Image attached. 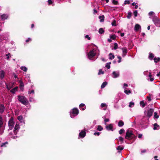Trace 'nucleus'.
<instances>
[{"label": "nucleus", "mask_w": 160, "mask_h": 160, "mask_svg": "<svg viewBox=\"0 0 160 160\" xmlns=\"http://www.w3.org/2000/svg\"><path fill=\"white\" fill-rule=\"evenodd\" d=\"M136 138L135 135L133 133L132 131L128 129L126 132L125 138L128 140L134 139Z\"/></svg>", "instance_id": "1"}, {"label": "nucleus", "mask_w": 160, "mask_h": 160, "mask_svg": "<svg viewBox=\"0 0 160 160\" xmlns=\"http://www.w3.org/2000/svg\"><path fill=\"white\" fill-rule=\"evenodd\" d=\"M19 101L22 104L24 105H27L28 103V102L27 99L23 96H18Z\"/></svg>", "instance_id": "2"}, {"label": "nucleus", "mask_w": 160, "mask_h": 160, "mask_svg": "<svg viewBox=\"0 0 160 160\" xmlns=\"http://www.w3.org/2000/svg\"><path fill=\"white\" fill-rule=\"evenodd\" d=\"M79 113L78 109L77 108H74L72 109L70 112V114L72 118H73L75 116L77 115Z\"/></svg>", "instance_id": "3"}, {"label": "nucleus", "mask_w": 160, "mask_h": 160, "mask_svg": "<svg viewBox=\"0 0 160 160\" xmlns=\"http://www.w3.org/2000/svg\"><path fill=\"white\" fill-rule=\"evenodd\" d=\"M152 21L155 25L157 27H160V19L157 16H154L152 19Z\"/></svg>", "instance_id": "4"}, {"label": "nucleus", "mask_w": 160, "mask_h": 160, "mask_svg": "<svg viewBox=\"0 0 160 160\" xmlns=\"http://www.w3.org/2000/svg\"><path fill=\"white\" fill-rule=\"evenodd\" d=\"M96 53V49L95 48L93 49L92 51H90L88 54V58L89 59H91L95 55Z\"/></svg>", "instance_id": "5"}, {"label": "nucleus", "mask_w": 160, "mask_h": 160, "mask_svg": "<svg viewBox=\"0 0 160 160\" xmlns=\"http://www.w3.org/2000/svg\"><path fill=\"white\" fill-rule=\"evenodd\" d=\"M14 123L12 118H11L8 122V125L9 129H12L14 126Z\"/></svg>", "instance_id": "6"}, {"label": "nucleus", "mask_w": 160, "mask_h": 160, "mask_svg": "<svg viewBox=\"0 0 160 160\" xmlns=\"http://www.w3.org/2000/svg\"><path fill=\"white\" fill-rule=\"evenodd\" d=\"M154 112V109L151 108L148 111L147 115L149 118L152 116V114Z\"/></svg>", "instance_id": "7"}, {"label": "nucleus", "mask_w": 160, "mask_h": 160, "mask_svg": "<svg viewBox=\"0 0 160 160\" xmlns=\"http://www.w3.org/2000/svg\"><path fill=\"white\" fill-rule=\"evenodd\" d=\"M119 75V74L118 72L114 71L112 74V76L114 78H116L118 77Z\"/></svg>", "instance_id": "8"}, {"label": "nucleus", "mask_w": 160, "mask_h": 160, "mask_svg": "<svg viewBox=\"0 0 160 160\" xmlns=\"http://www.w3.org/2000/svg\"><path fill=\"white\" fill-rule=\"evenodd\" d=\"M122 56L124 57L127 54L128 52L127 49L126 48H122Z\"/></svg>", "instance_id": "9"}, {"label": "nucleus", "mask_w": 160, "mask_h": 160, "mask_svg": "<svg viewBox=\"0 0 160 160\" xmlns=\"http://www.w3.org/2000/svg\"><path fill=\"white\" fill-rule=\"evenodd\" d=\"M86 135V132L84 131H82L79 133V137L81 138H84Z\"/></svg>", "instance_id": "10"}, {"label": "nucleus", "mask_w": 160, "mask_h": 160, "mask_svg": "<svg viewBox=\"0 0 160 160\" xmlns=\"http://www.w3.org/2000/svg\"><path fill=\"white\" fill-rule=\"evenodd\" d=\"M5 72L2 70L0 71V78L3 79L4 77Z\"/></svg>", "instance_id": "11"}, {"label": "nucleus", "mask_w": 160, "mask_h": 160, "mask_svg": "<svg viewBox=\"0 0 160 160\" xmlns=\"http://www.w3.org/2000/svg\"><path fill=\"white\" fill-rule=\"evenodd\" d=\"M79 107L80 109L82 110H85L86 108L85 105L83 103L80 104Z\"/></svg>", "instance_id": "12"}, {"label": "nucleus", "mask_w": 160, "mask_h": 160, "mask_svg": "<svg viewBox=\"0 0 160 160\" xmlns=\"http://www.w3.org/2000/svg\"><path fill=\"white\" fill-rule=\"evenodd\" d=\"M140 28H141L140 26L138 24H136L134 27V30L136 31H138Z\"/></svg>", "instance_id": "13"}, {"label": "nucleus", "mask_w": 160, "mask_h": 160, "mask_svg": "<svg viewBox=\"0 0 160 160\" xmlns=\"http://www.w3.org/2000/svg\"><path fill=\"white\" fill-rule=\"evenodd\" d=\"M19 82L20 83V88L21 90L23 91V87L24 86L23 82L21 81H19Z\"/></svg>", "instance_id": "14"}, {"label": "nucleus", "mask_w": 160, "mask_h": 160, "mask_svg": "<svg viewBox=\"0 0 160 160\" xmlns=\"http://www.w3.org/2000/svg\"><path fill=\"white\" fill-rule=\"evenodd\" d=\"M124 124V122L120 120L118 123V126L119 127H122L123 126Z\"/></svg>", "instance_id": "15"}, {"label": "nucleus", "mask_w": 160, "mask_h": 160, "mask_svg": "<svg viewBox=\"0 0 160 160\" xmlns=\"http://www.w3.org/2000/svg\"><path fill=\"white\" fill-rule=\"evenodd\" d=\"M5 110V107L3 105H0V112L3 113Z\"/></svg>", "instance_id": "16"}, {"label": "nucleus", "mask_w": 160, "mask_h": 160, "mask_svg": "<svg viewBox=\"0 0 160 160\" xmlns=\"http://www.w3.org/2000/svg\"><path fill=\"white\" fill-rule=\"evenodd\" d=\"M154 57V54L151 52H149L148 58L150 60H152Z\"/></svg>", "instance_id": "17"}, {"label": "nucleus", "mask_w": 160, "mask_h": 160, "mask_svg": "<svg viewBox=\"0 0 160 160\" xmlns=\"http://www.w3.org/2000/svg\"><path fill=\"white\" fill-rule=\"evenodd\" d=\"M155 63H157L160 61V58L159 57H155L153 59Z\"/></svg>", "instance_id": "18"}, {"label": "nucleus", "mask_w": 160, "mask_h": 160, "mask_svg": "<svg viewBox=\"0 0 160 160\" xmlns=\"http://www.w3.org/2000/svg\"><path fill=\"white\" fill-rule=\"evenodd\" d=\"M8 17V16L6 14H3L1 16V18L2 19L4 20L6 19Z\"/></svg>", "instance_id": "19"}, {"label": "nucleus", "mask_w": 160, "mask_h": 160, "mask_svg": "<svg viewBox=\"0 0 160 160\" xmlns=\"http://www.w3.org/2000/svg\"><path fill=\"white\" fill-rule=\"evenodd\" d=\"M19 126L18 125L16 124L14 128V132L15 133V131H18L19 129Z\"/></svg>", "instance_id": "20"}, {"label": "nucleus", "mask_w": 160, "mask_h": 160, "mask_svg": "<svg viewBox=\"0 0 160 160\" xmlns=\"http://www.w3.org/2000/svg\"><path fill=\"white\" fill-rule=\"evenodd\" d=\"M101 107L102 108H103V109L104 110H105L106 109V108H107V105L105 103H102L101 105Z\"/></svg>", "instance_id": "21"}, {"label": "nucleus", "mask_w": 160, "mask_h": 160, "mask_svg": "<svg viewBox=\"0 0 160 160\" xmlns=\"http://www.w3.org/2000/svg\"><path fill=\"white\" fill-rule=\"evenodd\" d=\"M107 84V82H104L101 86V88H104L105 86Z\"/></svg>", "instance_id": "22"}, {"label": "nucleus", "mask_w": 160, "mask_h": 160, "mask_svg": "<svg viewBox=\"0 0 160 160\" xmlns=\"http://www.w3.org/2000/svg\"><path fill=\"white\" fill-rule=\"evenodd\" d=\"M104 16L103 15L102 16H100L99 17V18L100 19V22H102L104 21Z\"/></svg>", "instance_id": "23"}, {"label": "nucleus", "mask_w": 160, "mask_h": 160, "mask_svg": "<svg viewBox=\"0 0 160 160\" xmlns=\"http://www.w3.org/2000/svg\"><path fill=\"white\" fill-rule=\"evenodd\" d=\"M124 149L123 147H122L121 146H118L117 148V149L118 150L122 151Z\"/></svg>", "instance_id": "24"}, {"label": "nucleus", "mask_w": 160, "mask_h": 160, "mask_svg": "<svg viewBox=\"0 0 160 160\" xmlns=\"http://www.w3.org/2000/svg\"><path fill=\"white\" fill-rule=\"evenodd\" d=\"M18 119L21 122H23V121L22 117L21 116H19L18 118Z\"/></svg>", "instance_id": "25"}, {"label": "nucleus", "mask_w": 160, "mask_h": 160, "mask_svg": "<svg viewBox=\"0 0 160 160\" xmlns=\"http://www.w3.org/2000/svg\"><path fill=\"white\" fill-rule=\"evenodd\" d=\"M112 2L114 5H117L118 4V1L117 0H112Z\"/></svg>", "instance_id": "26"}, {"label": "nucleus", "mask_w": 160, "mask_h": 160, "mask_svg": "<svg viewBox=\"0 0 160 160\" xmlns=\"http://www.w3.org/2000/svg\"><path fill=\"white\" fill-rule=\"evenodd\" d=\"M125 132V130L123 128L121 129L119 131V134L121 135L122 133H124Z\"/></svg>", "instance_id": "27"}, {"label": "nucleus", "mask_w": 160, "mask_h": 160, "mask_svg": "<svg viewBox=\"0 0 160 160\" xmlns=\"http://www.w3.org/2000/svg\"><path fill=\"white\" fill-rule=\"evenodd\" d=\"M111 24L112 26H116L117 24L116 21L115 20H113Z\"/></svg>", "instance_id": "28"}, {"label": "nucleus", "mask_w": 160, "mask_h": 160, "mask_svg": "<svg viewBox=\"0 0 160 160\" xmlns=\"http://www.w3.org/2000/svg\"><path fill=\"white\" fill-rule=\"evenodd\" d=\"M154 128L153 129L154 130H156L157 129V127H159V125H158L157 123H155L153 124Z\"/></svg>", "instance_id": "29"}, {"label": "nucleus", "mask_w": 160, "mask_h": 160, "mask_svg": "<svg viewBox=\"0 0 160 160\" xmlns=\"http://www.w3.org/2000/svg\"><path fill=\"white\" fill-rule=\"evenodd\" d=\"M128 16H127V18L128 19H129L132 16V13L131 12H128Z\"/></svg>", "instance_id": "30"}, {"label": "nucleus", "mask_w": 160, "mask_h": 160, "mask_svg": "<svg viewBox=\"0 0 160 160\" xmlns=\"http://www.w3.org/2000/svg\"><path fill=\"white\" fill-rule=\"evenodd\" d=\"M18 87H16L15 88H14L13 89H12L11 92L13 93H14V92L17 90L18 88Z\"/></svg>", "instance_id": "31"}, {"label": "nucleus", "mask_w": 160, "mask_h": 160, "mask_svg": "<svg viewBox=\"0 0 160 160\" xmlns=\"http://www.w3.org/2000/svg\"><path fill=\"white\" fill-rule=\"evenodd\" d=\"M118 48V44L117 43H114V47L113 48H112V49H114L115 50L116 49Z\"/></svg>", "instance_id": "32"}, {"label": "nucleus", "mask_w": 160, "mask_h": 160, "mask_svg": "<svg viewBox=\"0 0 160 160\" xmlns=\"http://www.w3.org/2000/svg\"><path fill=\"white\" fill-rule=\"evenodd\" d=\"M116 38V36L114 34H112L111 35V39L115 40Z\"/></svg>", "instance_id": "33"}, {"label": "nucleus", "mask_w": 160, "mask_h": 160, "mask_svg": "<svg viewBox=\"0 0 160 160\" xmlns=\"http://www.w3.org/2000/svg\"><path fill=\"white\" fill-rule=\"evenodd\" d=\"M22 70H23V71L25 72L27 71V69L26 67H22L20 68Z\"/></svg>", "instance_id": "34"}, {"label": "nucleus", "mask_w": 160, "mask_h": 160, "mask_svg": "<svg viewBox=\"0 0 160 160\" xmlns=\"http://www.w3.org/2000/svg\"><path fill=\"white\" fill-rule=\"evenodd\" d=\"M124 92L127 94H129L131 93V91L130 90H124Z\"/></svg>", "instance_id": "35"}, {"label": "nucleus", "mask_w": 160, "mask_h": 160, "mask_svg": "<svg viewBox=\"0 0 160 160\" xmlns=\"http://www.w3.org/2000/svg\"><path fill=\"white\" fill-rule=\"evenodd\" d=\"M140 104L141 105H142L143 108L145 106V105L143 101H142L140 102Z\"/></svg>", "instance_id": "36"}, {"label": "nucleus", "mask_w": 160, "mask_h": 160, "mask_svg": "<svg viewBox=\"0 0 160 160\" xmlns=\"http://www.w3.org/2000/svg\"><path fill=\"white\" fill-rule=\"evenodd\" d=\"M104 32V30L102 28H100L99 30V32L100 34H102Z\"/></svg>", "instance_id": "37"}, {"label": "nucleus", "mask_w": 160, "mask_h": 160, "mask_svg": "<svg viewBox=\"0 0 160 160\" xmlns=\"http://www.w3.org/2000/svg\"><path fill=\"white\" fill-rule=\"evenodd\" d=\"M159 115H158L157 113L156 112H155L154 113V117L156 118H159Z\"/></svg>", "instance_id": "38"}, {"label": "nucleus", "mask_w": 160, "mask_h": 160, "mask_svg": "<svg viewBox=\"0 0 160 160\" xmlns=\"http://www.w3.org/2000/svg\"><path fill=\"white\" fill-rule=\"evenodd\" d=\"M104 73V72L102 71V69H100L99 70V72H98V74L99 75H100L101 74H103Z\"/></svg>", "instance_id": "39"}, {"label": "nucleus", "mask_w": 160, "mask_h": 160, "mask_svg": "<svg viewBox=\"0 0 160 160\" xmlns=\"http://www.w3.org/2000/svg\"><path fill=\"white\" fill-rule=\"evenodd\" d=\"M119 141L121 142V144L123 142L124 139L122 137H119Z\"/></svg>", "instance_id": "40"}, {"label": "nucleus", "mask_w": 160, "mask_h": 160, "mask_svg": "<svg viewBox=\"0 0 160 160\" xmlns=\"http://www.w3.org/2000/svg\"><path fill=\"white\" fill-rule=\"evenodd\" d=\"M103 129V128L101 126L98 125V126L97 129L99 131H102Z\"/></svg>", "instance_id": "41"}, {"label": "nucleus", "mask_w": 160, "mask_h": 160, "mask_svg": "<svg viewBox=\"0 0 160 160\" xmlns=\"http://www.w3.org/2000/svg\"><path fill=\"white\" fill-rule=\"evenodd\" d=\"M105 67L107 68V69H109L110 68V63H107Z\"/></svg>", "instance_id": "42"}, {"label": "nucleus", "mask_w": 160, "mask_h": 160, "mask_svg": "<svg viewBox=\"0 0 160 160\" xmlns=\"http://www.w3.org/2000/svg\"><path fill=\"white\" fill-rule=\"evenodd\" d=\"M133 14L134 15L135 17H136L138 15V12L137 10H135L133 12Z\"/></svg>", "instance_id": "43"}, {"label": "nucleus", "mask_w": 160, "mask_h": 160, "mask_svg": "<svg viewBox=\"0 0 160 160\" xmlns=\"http://www.w3.org/2000/svg\"><path fill=\"white\" fill-rule=\"evenodd\" d=\"M134 103L133 102H130L129 105V107H132V105H134Z\"/></svg>", "instance_id": "44"}, {"label": "nucleus", "mask_w": 160, "mask_h": 160, "mask_svg": "<svg viewBox=\"0 0 160 160\" xmlns=\"http://www.w3.org/2000/svg\"><path fill=\"white\" fill-rule=\"evenodd\" d=\"M118 58L119 59V60L118 61V62L119 63L121 62V58L120 56H118Z\"/></svg>", "instance_id": "45"}, {"label": "nucleus", "mask_w": 160, "mask_h": 160, "mask_svg": "<svg viewBox=\"0 0 160 160\" xmlns=\"http://www.w3.org/2000/svg\"><path fill=\"white\" fill-rule=\"evenodd\" d=\"M130 3V2L129 1H125L124 2V4H129Z\"/></svg>", "instance_id": "46"}, {"label": "nucleus", "mask_w": 160, "mask_h": 160, "mask_svg": "<svg viewBox=\"0 0 160 160\" xmlns=\"http://www.w3.org/2000/svg\"><path fill=\"white\" fill-rule=\"evenodd\" d=\"M8 144V142H6L4 143H2V144L1 145V147H3L5 146V144Z\"/></svg>", "instance_id": "47"}, {"label": "nucleus", "mask_w": 160, "mask_h": 160, "mask_svg": "<svg viewBox=\"0 0 160 160\" xmlns=\"http://www.w3.org/2000/svg\"><path fill=\"white\" fill-rule=\"evenodd\" d=\"M114 58V56L111 53V59H112Z\"/></svg>", "instance_id": "48"}, {"label": "nucleus", "mask_w": 160, "mask_h": 160, "mask_svg": "<svg viewBox=\"0 0 160 160\" xmlns=\"http://www.w3.org/2000/svg\"><path fill=\"white\" fill-rule=\"evenodd\" d=\"M6 56L8 57H7V59H9V56L10 57H11V55L10 53H8V54H7L6 55Z\"/></svg>", "instance_id": "49"}, {"label": "nucleus", "mask_w": 160, "mask_h": 160, "mask_svg": "<svg viewBox=\"0 0 160 160\" xmlns=\"http://www.w3.org/2000/svg\"><path fill=\"white\" fill-rule=\"evenodd\" d=\"M109 119L105 118L104 119V121L105 122V124H106V123L107 122H109Z\"/></svg>", "instance_id": "50"}, {"label": "nucleus", "mask_w": 160, "mask_h": 160, "mask_svg": "<svg viewBox=\"0 0 160 160\" xmlns=\"http://www.w3.org/2000/svg\"><path fill=\"white\" fill-rule=\"evenodd\" d=\"M34 91L33 90H32L31 91H28V93L29 94H31V93H33L34 94Z\"/></svg>", "instance_id": "51"}, {"label": "nucleus", "mask_w": 160, "mask_h": 160, "mask_svg": "<svg viewBox=\"0 0 160 160\" xmlns=\"http://www.w3.org/2000/svg\"><path fill=\"white\" fill-rule=\"evenodd\" d=\"M6 86H7V88L8 90L10 89L11 88V87H12L11 86H9L8 85H7V84H6Z\"/></svg>", "instance_id": "52"}, {"label": "nucleus", "mask_w": 160, "mask_h": 160, "mask_svg": "<svg viewBox=\"0 0 160 160\" xmlns=\"http://www.w3.org/2000/svg\"><path fill=\"white\" fill-rule=\"evenodd\" d=\"M106 129L107 130H110V125L106 126Z\"/></svg>", "instance_id": "53"}, {"label": "nucleus", "mask_w": 160, "mask_h": 160, "mask_svg": "<svg viewBox=\"0 0 160 160\" xmlns=\"http://www.w3.org/2000/svg\"><path fill=\"white\" fill-rule=\"evenodd\" d=\"M100 133L99 132H95L94 133V135H95L99 136L100 135Z\"/></svg>", "instance_id": "54"}, {"label": "nucleus", "mask_w": 160, "mask_h": 160, "mask_svg": "<svg viewBox=\"0 0 160 160\" xmlns=\"http://www.w3.org/2000/svg\"><path fill=\"white\" fill-rule=\"evenodd\" d=\"M85 38H87L88 40L90 39V38L89 37V36L88 35L85 36Z\"/></svg>", "instance_id": "55"}, {"label": "nucleus", "mask_w": 160, "mask_h": 160, "mask_svg": "<svg viewBox=\"0 0 160 160\" xmlns=\"http://www.w3.org/2000/svg\"><path fill=\"white\" fill-rule=\"evenodd\" d=\"M147 98L148 99L149 101H150L151 100V97L150 96H148L147 97Z\"/></svg>", "instance_id": "56"}, {"label": "nucleus", "mask_w": 160, "mask_h": 160, "mask_svg": "<svg viewBox=\"0 0 160 160\" xmlns=\"http://www.w3.org/2000/svg\"><path fill=\"white\" fill-rule=\"evenodd\" d=\"M138 138H141L142 137V134H139L138 135Z\"/></svg>", "instance_id": "57"}, {"label": "nucleus", "mask_w": 160, "mask_h": 160, "mask_svg": "<svg viewBox=\"0 0 160 160\" xmlns=\"http://www.w3.org/2000/svg\"><path fill=\"white\" fill-rule=\"evenodd\" d=\"M31 38H28V39H27L26 40V42H28L29 41H31Z\"/></svg>", "instance_id": "58"}, {"label": "nucleus", "mask_w": 160, "mask_h": 160, "mask_svg": "<svg viewBox=\"0 0 160 160\" xmlns=\"http://www.w3.org/2000/svg\"><path fill=\"white\" fill-rule=\"evenodd\" d=\"M154 13V12H150L148 14L149 16H151L152 14Z\"/></svg>", "instance_id": "59"}, {"label": "nucleus", "mask_w": 160, "mask_h": 160, "mask_svg": "<svg viewBox=\"0 0 160 160\" xmlns=\"http://www.w3.org/2000/svg\"><path fill=\"white\" fill-rule=\"evenodd\" d=\"M147 150L146 149H144L143 150L141 151V153H145L146 152Z\"/></svg>", "instance_id": "60"}, {"label": "nucleus", "mask_w": 160, "mask_h": 160, "mask_svg": "<svg viewBox=\"0 0 160 160\" xmlns=\"http://www.w3.org/2000/svg\"><path fill=\"white\" fill-rule=\"evenodd\" d=\"M2 119L1 118H0V127H1V126L2 125Z\"/></svg>", "instance_id": "61"}, {"label": "nucleus", "mask_w": 160, "mask_h": 160, "mask_svg": "<svg viewBox=\"0 0 160 160\" xmlns=\"http://www.w3.org/2000/svg\"><path fill=\"white\" fill-rule=\"evenodd\" d=\"M48 2L49 4H51L52 2L51 0H48Z\"/></svg>", "instance_id": "62"}, {"label": "nucleus", "mask_w": 160, "mask_h": 160, "mask_svg": "<svg viewBox=\"0 0 160 160\" xmlns=\"http://www.w3.org/2000/svg\"><path fill=\"white\" fill-rule=\"evenodd\" d=\"M153 80L154 78H153L152 77L150 78V80L152 82L153 81Z\"/></svg>", "instance_id": "63"}, {"label": "nucleus", "mask_w": 160, "mask_h": 160, "mask_svg": "<svg viewBox=\"0 0 160 160\" xmlns=\"http://www.w3.org/2000/svg\"><path fill=\"white\" fill-rule=\"evenodd\" d=\"M124 35V33H121L120 34V36L121 37H123Z\"/></svg>", "instance_id": "64"}]
</instances>
